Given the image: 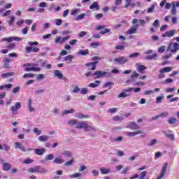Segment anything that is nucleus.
Here are the masks:
<instances>
[{
  "label": "nucleus",
  "mask_w": 179,
  "mask_h": 179,
  "mask_svg": "<svg viewBox=\"0 0 179 179\" xmlns=\"http://www.w3.org/2000/svg\"><path fill=\"white\" fill-rule=\"evenodd\" d=\"M167 166H168L167 163L164 164L162 169L161 170L160 175L158 176L157 179H162L164 177V174H166V171H167Z\"/></svg>",
  "instance_id": "nucleus-12"
},
{
  "label": "nucleus",
  "mask_w": 179,
  "mask_h": 179,
  "mask_svg": "<svg viewBox=\"0 0 179 179\" xmlns=\"http://www.w3.org/2000/svg\"><path fill=\"white\" fill-rule=\"evenodd\" d=\"M173 67H165L159 70V75L158 76L159 79H163L166 76L164 73L171 72Z\"/></svg>",
  "instance_id": "nucleus-7"
},
{
  "label": "nucleus",
  "mask_w": 179,
  "mask_h": 179,
  "mask_svg": "<svg viewBox=\"0 0 179 179\" xmlns=\"http://www.w3.org/2000/svg\"><path fill=\"white\" fill-rule=\"evenodd\" d=\"M15 149H20L21 152H26V148H24V145H22L20 142L16 141L15 143Z\"/></svg>",
  "instance_id": "nucleus-17"
},
{
  "label": "nucleus",
  "mask_w": 179,
  "mask_h": 179,
  "mask_svg": "<svg viewBox=\"0 0 179 179\" xmlns=\"http://www.w3.org/2000/svg\"><path fill=\"white\" fill-rule=\"evenodd\" d=\"M143 121V119H138L137 120V123L135 124V135H140L139 138H145V133L143 132V130L142 129H139V128H141L142 127V122Z\"/></svg>",
  "instance_id": "nucleus-2"
},
{
  "label": "nucleus",
  "mask_w": 179,
  "mask_h": 179,
  "mask_svg": "<svg viewBox=\"0 0 179 179\" xmlns=\"http://www.w3.org/2000/svg\"><path fill=\"white\" fill-rule=\"evenodd\" d=\"M29 31V27H25L24 29L22 30V34L24 35L27 34V32Z\"/></svg>",
  "instance_id": "nucleus-61"
},
{
  "label": "nucleus",
  "mask_w": 179,
  "mask_h": 179,
  "mask_svg": "<svg viewBox=\"0 0 179 179\" xmlns=\"http://www.w3.org/2000/svg\"><path fill=\"white\" fill-rule=\"evenodd\" d=\"M179 50V43H172L171 42L169 45L168 48L166 49L167 52H170L171 54H176V52H177V51Z\"/></svg>",
  "instance_id": "nucleus-4"
},
{
  "label": "nucleus",
  "mask_w": 179,
  "mask_h": 179,
  "mask_svg": "<svg viewBox=\"0 0 179 179\" xmlns=\"http://www.w3.org/2000/svg\"><path fill=\"white\" fill-rule=\"evenodd\" d=\"M92 76L94 78V79H100V71L94 72L92 74Z\"/></svg>",
  "instance_id": "nucleus-32"
},
{
  "label": "nucleus",
  "mask_w": 179,
  "mask_h": 179,
  "mask_svg": "<svg viewBox=\"0 0 179 179\" xmlns=\"http://www.w3.org/2000/svg\"><path fill=\"white\" fill-rule=\"evenodd\" d=\"M69 38H71L69 35H67L63 38L61 36H57L55 40V43H56V44H64V43H65L66 40H69Z\"/></svg>",
  "instance_id": "nucleus-9"
},
{
  "label": "nucleus",
  "mask_w": 179,
  "mask_h": 179,
  "mask_svg": "<svg viewBox=\"0 0 179 179\" xmlns=\"http://www.w3.org/2000/svg\"><path fill=\"white\" fill-rule=\"evenodd\" d=\"M135 33V27H131L127 31V34H134Z\"/></svg>",
  "instance_id": "nucleus-53"
},
{
  "label": "nucleus",
  "mask_w": 179,
  "mask_h": 179,
  "mask_svg": "<svg viewBox=\"0 0 179 179\" xmlns=\"http://www.w3.org/2000/svg\"><path fill=\"white\" fill-rule=\"evenodd\" d=\"M138 23H140L139 24L141 26H145V24H146V22L145 21V20H138V19H135L136 26H139V24H138Z\"/></svg>",
  "instance_id": "nucleus-27"
},
{
  "label": "nucleus",
  "mask_w": 179,
  "mask_h": 179,
  "mask_svg": "<svg viewBox=\"0 0 179 179\" xmlns=\"http://www.w3.org/2000/svg\"><path fill=\"white\" fill-rule=\"evenodd\" d=\"M63 156H66V157H71L72 156V152L69 151H64L62 152Z\"/></svg>",
  "instance_id": "nucleus-52"
},
{
  "label": "nucleus",
  "mask_w": 179,
  "mask_h": 179,
  "mask_svg": "<svg viewBox=\"0 0 179 179\" xmlns=\"http://www.w3.org/2000/svg\"><path fill=\"white\" fill-rule=\"evenodd\" d=\"M74 112H75V109L71 108V109H69V110H64V111H63V114H64V115H66V114H71V113H74Z\"/></svg>",
  "instance_id": "nucleus-45"
},
{
  "label": "nucleus",
  "mask_w": 179,
  "mask_h": 179,
  "mask_svg": "<svg viewBox=\"0 0 179 179\" xmlns=\"http://www.w3.org/2000/svg\"><path fill=\"white\" fill-rule=\"evenodd\" d=\"M48 10H49V12H53L55 13V12H59V10H61V7L60 6H55V4H51Z\"/></svg>",
  "instance_id": "nucleus-15"
},
{
  "label": "nucleus",
  "mask_w": 179,
  "mask_h": 179,
  "mask_svg": "<svg viewBox=\"0 0 179 179\" xmlns=\"http://www.w3.org/2000/svg\"><path fill=\"white\" fill-rule=\"evenodd\" d=\"M23 66L25 72H30L31 71H32V67H29V66H37L36 64H34V63H27L23 64Z\"/></svg>",
  "instance_id": "nucleus-13"
},
{
  "label": "nucleus",
  "mask_w": 179,
  "mask_h": 179,
  "mask_svg": "<svg viewBox=\"0 0 179 179\" xmlns=\"http://www.w3.org/2000/svg\"><path fill=\"white\" fill-rule=\"evenodd\" d=\"M28 108L30 111V113H33V111H34V108L33 106H31V99H28Z\"/></svg>",
  "instance_id": "nucleus-34"
},
{
  "label": "nucleus",
  "mask_w": 179,
  "mask_h": 179,
  "mask_svg": "<svg viewBox=\"0 0 179 179\" xmlns=\"http://www.w3.org/2000/svg\"><path fill=\"white\" fill-rule=\"evenodd\" d=\"M24 79H26L27 78H34V74L33 73H25L23 76Z\"/></svg>",
  "instance_id": "nucleus-55"
},
{
  "label": "nucleus",
  "mask_w": 179,
  "mask_h": 179,
  "mask_svg": "<svg viewBox=\"0 0 179 179\" xmlns=\"http://www.w3.org/2000/svg\"><path fill=\"white\" fill-rule=\"evenodd\" d=\"M111 73L107 71H99V78H111Z\"/></svg>",
  "instance_id": "nucleus-18"
},
{
  "label": "nucleus",
  "mask_w": 179,
  "mask_h": 179,
  "mask_svg": "<svg viewBox=\"0 0 179 179\" xmlns=\"http://www.w3.org/2000/svg\"><path fill=\"white\" fill-rule=\"evenodd\" d=\"M80 92V88L78 87L77 85L74 87V89L73 90V93H78Z\"/></svg>",
  "instance_id": "nucleus-63"
},
{
  "label": "nucleus",
  "mask_w": 179,
  "mask_h": 179,
  "mask_svg": "<svg viewBox=\"0 0 179 179\" xmlns=\"http://www.w3.org/2000/svg\"><path fill=\"white\" fill-rule=\"evenodd\" d=\"M92 61L94 62H92L90 63H87L85 64V66H92L91 69H90L91 71H95L96 69V65H97V64H99V61H100L101 59V57H99V56H94L92 58Z\"/></svg>",
  "instance_id": "nucleus-3"
},
{
  "label": "nucleus",
  "mask_w": 179,
  "mask_h": 179,
  "mask_svg": "<svg viewBox=\"0 0 179 179\" xmlns=\"http://www.w3.org/2000/svg\"><path fill=\"white\" fill-rule=\"evenodd\" d=\"M54 157H55L54 154H48L45 157V160H46V162H48L50 160H53Z\"/></svg>",
  "instance_id": "nucleus-39"
},
{
  "label": "nucleus",
  "mask_w": 179,
  "mask_h": 179,
  "mask_svg": "<svg viewBox=\"0 0 179 179\" xmlns=\"http://www.w3.org/2000/svg\"><path fill=\"white\" fill-rule=\"evenodd\" d=\"M132 90H134V92H135V90H134V88L124 90L123 92H121L120 94H119L117 97L119 99L128 97V96H129L131 94V92H132Z\"/></svg>",
  "instance_id": "nucleus-8"
},
{
  "label": "nucleus",
  "mask_w": 179,
  "mask_h": 179,
  "mask_svg": "<svg viewBox=\"0 0 179 179\" xmlns=\"http://www.w3.org/2000/svg\"><path fill=\"white\" fill-rule=\"evenodd\" d=\"M137 65V71L139 72V73H143V71L145 69H146V66L143 65H139V64H136Z\"/></svg>",
  "instance_id": "nucleus-25"
},
{
  "label": "nucleus",
  "mask_w": 179,
  "mask_h": 179,
  "mask_svg": "<svg viewBox=\"0 0 179 179\" xmlns=\"http://www.w3.org/2000/svg\"><path fill=\"white\" fill-rule=\"evenodd\" d=\"M156 57H157V54H153L152 55H148L145 57V59H155V58H156Z\"/></svg>",
  "instance_id": "nucleus-46"
},
{
  "label": "nucleus",
  "mask_w": 179,
  "mask_h": 179,
  "mask_svg": "<svg viewBox=\"0 0 179 179\" xmlns=\"http://www.w3.org/2000/svg\"><path fill=\"white\" fill-rule=\"evenodd\" d=\"M25 51L27 54H30V52H31V51H33V52H38V51H40V48H33L31 46H27L25 48Z\"/></svg>",
  "instance_id": "nucleus-16"
},
{
  "label": "nucleus",
  "mask_w": 179,
  "mask_h": 179,
  "mask_svg": "<svg viewBox=\"0 0 179 179\" xmlns=\"http://www.w3.org/2000/svg\"><path fill=\"white\" fill-rule=\"evenodd\" d=\"M13 75H15V73L8 72V73L1 74V78H9L10 76H13Z\"/></svg>",
  "instance_id": "nucleus-29"
},
{
  "label": "nucleus",
  "mask_w": 179,
  "mask_h": 179,
  "mask_svg": "<svg viewBox=\"0 0 179 179\" xmlns=\"http://www.w3.org/2000/svg\"><path fill=\"white\" fill-rule=\"evenodd\" d=\"M48 139H50L49 136L43 135V136H40L38 137V141L40 142H47V141H48Z\"/></svg>",
  "instance_id": "nucleus-26"
},
{
  "label": "nucleus",
  "mask_w": 179,
  "mask_h": 179,
  "mask_svg": "<svg viewBox=\"0 0 179 179\" xmlns=\"http://www.w3.org/2000/svg\"><path fill=\"white\" fill-rule=\"evenodd\" d=\"M127 128H129L130 129H135V122H130L128 124Z\"/></svg>",
  "instance_id": "nucleus-59"
},
{
  "label": "nucleus",
  "mask_w": 179,
  "mask_h": 179,
  "mask_svg": "<svg viewBox=\"0 0 179 179\" xmlns=\"http://www.w3.org/2000/svg\"><path fill=\"white\" fill-rule=\"evenodd\" d=\"M113 121H122L124 120V117L122 116H114L113 117Z\"/></svg>",
  "instance_id": "nucleus-54"
},
{
  "label": "nucleus",
  "mask_w": 179,
  "mask_h": 179,
  "mask_svg": "<svg viewBox=\"0 0 179 179\" xmlns=\"http://www.w3.org/2000/svg\"><path fill=\"white\" fill-rule=\"evenodd\" d=\"M135 73H134L131 76V78L126 80V83H133L134 85H135Z\"/></svg>",
  "instance_id": "nucleus-30"
},
{
  "label": "nucleus",
  "mask_w": 179,
  "mask_h": 179,
  "mask_svg": "<svg viewBox=\"0 0 179 179\" xmlns=\"http://www.w3.org/2000/svg\"><path fill=\"white\" fill-rule=\"evenodd\" d=\"M53 162L54 163H56V164H62V163H64V160L58 157L55 158Z\"/></svg>",
  "instance_id": "nucleus-42"
},
{
  "label": "nucleus",
  "mask_w": 179,
  "mask_h": 179,
  "mask_svg": "<svg viewBox=\"0 0 179 179\" xmlns=\"http://www.w3.org/2000/svg\"><path fill=\"white\" fill-rule=\"evenodd\" d=\"M80 93L81 94H87L89 93V90L86 87L80 89Z\"/></svg>",
  "instance_id": "nucleus-40"
},
{
  "label": "nucleus",
  "mask_w": 179,
  "mask_h": 179,
  "mask_svg": "<svg viewBox=\"0 0 179 179\" xmlns=\"http://www.w3.org/2000/svg\"><path fill=\"white\" fill-rule=\"evenodd\" d=\"M22 108V105L20 102H17L15 106H11L10 110L13 115H16L17 113V110Z\"/></svg>",
  "instance_id": "nucleus-11"
},
{
  "label": "nucleus",
  "mask_w": 179,
  "mask_h": 179,
  "mask_svg": "<svg viewBox=\"0 0 179 179\" xmlns=\"http://www.w3.org/2000/svg\"><path fill=\"white\" fill-rule=\"evenodd\" d=\"M14 22H15V16L10 17V21L8 22L9 26H13Z\"/></svg>",
  "instance_id": "nucleus-56"
},
{
  "label": "nucleus",
  "mask_w": 179,
  "mask_h": 179,
  "mask_svg": "<svg viewBox=\"0 0 179 179\" xmlns=\"http://www.w3.org/2000/svg\"><path fill=\"white\" fill-rule=\"evenodd\" d=\"M156 143H157V140L156 138H154L152 140H151L148 144L147 146H155V145H156Z\"/></svg>",
  "instance_id": "nucleus-35"
},
{
  "label": "nucleus",
  "mask_w": 179,
  "mask_h": 179,
  "mask_svg": "<svg viewBox=\"0 0 179 179\" xmlns=\"http://www.w3.org/2000/svg\"><path fill=\"white\" fill-rule=\"evenodd\" d=\"M90 9H96V10H100V6H99V3L94 1L90 6Z\"/></svg>",
  "instance_id": "nucleus-22"
},
{
  "label": "nucleus",
  "mask_w": 179,
  "mask_h": 179,
  "mask_svg": "<svg viewBox=\"0 0 179 179\" xmlns=\"http://www.w3.org/2000/svg\"><path fill=\"white\" fill-rule=\"evenodd\" d=\"M176 33H177V31L176 29H171L169 31H166L164 34L162 35V38H164L166 37L171 38L173 37Z\"/></svg>",
  "instance_id": "nucleus-10"
},
{
  "label": "nucleus",
  "mask_w": 179,
  "mask_h": 179,
  "mask_svg": "<svg viewBox=\"0 0 179 179\" xmlns=\"http://www.w3.org/2000/svg\"><path fill=\"white\" fill-rule=\"evenodd\" d=\"M163 100H164V95H163V94L159 96H158V97H157L156 98V103H157V104H159V103H162V101Z\"/></svg>",
  "instance_id": "nucleus-38"
},
{
  "label": "nucleus",
  "mask_w": 179,
  "mask_h": 179,
  "mask_svg": "<svg viewBox=\"0 0 179 179\" xmlns=\"http://www.w3.org/2000/svg\"><path fill=\"white\" fill-rule=\"evenodd\" d=\"M92 173L94 177H99V174H100V172H99V171H97V170H92Z\"/></svg>",
  "instance_id": "nucleus-62"
},
{
  "label": "nucleus",
  "mask_w": 179,
  "mask_h": 179,
  "mask_svg": "<svg viewBox=\"0 0 179 179\" xmlns=\"http://www.w3.org/2000/svg\"><path fill=\"white\" fill-rule=\"evenodd\" d=\"M80 176H82V174L80 173H76L73 175L70 176L71 178H79V177H80Z\"/></svg>",
  "instance_id": "nucleus-49"
},
{
  "label": "nucleus",
  "mask_w": 179,
  "mask_h": 179,
  "mask_svg": "<svg viewBox=\"0 0 179 179\" xmlns=\"http://www.w3.org/2000/svg\"><path fill=\"white\" fill-rule=\"evenodd\" d=\"M34 133L36 134V135H41V130H39L38 128L35 127L34 129Z\"/></svg>",
  "instance_id": "nucleus-57"
},
{
  "label": "nucleus",
  "mask_w": 179,
  "mask_h": 179,
  "mask_svg": "<svg viewBox=\"0 0 179 179\" xmlns=\"http://www.w3.org/2000/svg\"><path fill=\"white\" fill-rule=\"evenodd\" d=\"M56 26H61L62 24V19H57L55 22Z\"/></svg>",
  "instance_id": "nucleus-64"
},
{
  "label": "nucleus",
  "mask_w": 179,
  "mask_h": 179,
  "mask_svg": "<svg viewBox=\"0 0 179 179\" xmlns=\"http://www.w3.org/2000/svg\"><path fill=\"white\" fill-rule=\"evenodd\" d=\"M38 173H40L41 174H45V173H47V169H45V168H44L43 166H39L38 172Z\"/></svg>",
  "instance_id": "nucleus-37"
},
{
  "label": "nucleus",
  "mask_w": 179,
  "mask_h": 179,
  "mask_svg": "<svg viewBox=\"0 0 179 179\" xmlns=\"http://www.w3.org/2000/svg\"><path fill=\"white\" fill-rule=\"evenodd\" d=\"M135 78L139 80H143V79H146V76H141L139 77V73H135Z\"/></svg>",
  "instance_id": "nucleus-43"
},
{
  "label": "nucleus",
  "mask_w": 179,
  "mask_h": 179,
  "mask_svg": "<svg viewBox=\"0 0 179 179\" xmlns=\"http://www.w3.org/2000/svg\"><path fill=\"white\" fill-rule=\"evenodd\" d=\"M20 90V87L17 86V87H15L13 89V93L14 94H16V93H18Z\"/></svg>",
  "instance_id": "nucleus-58"
},
{
  "label": "nucleus",
  "mask_w": 179,
  "mask_h": 179,
  "mask_svg": "<svg viewBox=\"0 0 179 179\" xmlns=\"http://www.w3.org/2000/svg\"><path fill=\"white\" fill-rule=\"evenodd\" d=\"M75 117L76 118H78L79 120H83L84 118H89V115H84L82 113H76Z\"/></svg>",
  "instance_id": "nucleus-23"
},
{
  "label": "nucleus",
  "mask_w": 179,
  "mask_h": 179,
  "mask_svg": "<svg viewBox=\"0 0 179 179\" xmlns=\"http://www.w3.org/2000/svg\"><path fill=\"white\" fill-rule=\"evenodd\" d=\"M100 171L101 174H108V173H110V170L104 168H101Z\"/></svg>",
  "instance_id": "nucleus-47"
},
{
  "label": "nucleus",
  "mask_w": 179,
  "mask_h": 179,
  "mask_svg": "<svg viewBox=\"0 0 179 179\" xmlns=\"http://www.w3.org/2000/svg\"><path fill=\"white\" fill-rule=\"evenodd\" d=\"M28 44L30 45L29 47H33L34 45H38V42H37V41H35V42L29 41V42H28Z\"/></svg>",
  "instance_id": "nucleus-60"
},
{
  "label": "nucleus",
  "mask_w": 179,
  "mask_h": 179,
  "mask_svg": "<svg viewBox=\"0 0 179 179\" xmlns=\"http://www.w3.org/2000/svg\"><path fill=\"white\" fill-rule=\"evenodd\" d=\"M168 122L170 124V125H173L177 122V119L176 117H171L168 120Z\"/></svg>",
  "instance_id": "nucleus-41"
},
{
  "label": "nucleus",
  "mask_w": 179,
  "mask_h": 179,
  "mask_svg": "<svg viewBox=\"0 0 179 179\" xmlns=\"http://www.w3.org/2000/svg\"><path fill=\"white\" fill-rule=\"evenodd\" d=\"M101 82L99 80H95L94 83H91L88 85V87H92V89H94L95 87H98V86H100Z\"/></svg>",
  "instance_id": "nucleus-21"
},
{
  "label": "nucleus",
  "mask_w": 179,
  "mask_h": 179,
  "mask_svg": "<svg viewBox=\"0 0 179 179\" xmlns=\"http://www.w3.org/2000/svg\"><path fill=\"white\" fill-rule=\"evenodd\" d=\"M77 54L78 55H89V50H80Z\"/></svg>",
  "instance_id": "nucleus-28"
},
{
  "label": "nucleus",
  "mask_w": 179,
  "mask_h": 179,
  "mask_svg": "<svg viewBox=\"0 0 179 179\" xmlns=\"http://www.w3.org/2000/svg\"><path fill=\"white\" fill-rule=\"evenodd\" d=\"M54 76H55V78H58V79H62V78H64V75L59 71V70H55L54 71Z\"/></svg>",
  "instance_id": "nucleus-24"
},
{
  "label": "nucleus",
  "mask_w": 179,
  "mask_h": 179,
  "mask_svg": "<svg viewBox=\"0 0 179 179\" xmlns=\"http://www.w3.org/2000/svg\"><path fill=\"white\" fill-rule=\"evenodd\" d=\"M38 169H39V166H37L34 168H29L28 169V171H29V173H38Z\"/></svg>",
  "instance_id": "nucleus-33"
},
{
  "label": "nucleus",
  "mask_w": 179,
  "mask_h": 179,
  "mask_svg": "<svg viewBox=\"0 0 179 179\" xmlns=\"http://www.w3.org/2000/svg\"><path fill=\"white\" fill-rule=\"evenodd\" d=\"M114 62L118 65H124V64L128 62V57L126 56H120L119 57L115 58Z\"/></svg>",
  "instance_id": "nucleus-5"
},
{
  "label": "nucleus",
  "mask_w": 179,
  "mask_h": 179,
  "mask_svg": "<svg viewBox=\"0 0 179 179\" xmlns=\"http://www.w3.org/2000/svg\"><path fill=\"white\" fill-rule=\"evenodd\" d=\"M73 58V56H72V55H67V56H66L64 58V59H63V61H64V62H66V61H72V59Z\"/></svg>",
  "instance_id": "nucleus-50"
},
{
  "label": "nucleus",
  "mask_w": 179,
  "mask_h": 179,
  "mask_svg": "<svg viewBox=\"0 0 179 179\" xmlns=\"http://www.w3.org/2000/svg\"><path fill=\"white\" fill-rule=\"evenodd\" d=\"M3 41H7V43H12V41H22V38L10 36L8 38H2L0 39V43H3Z\"/></svg>",
  "instance_id": "nucleus-6"
},
{
  "label": "nucleus",
  "mask_w": 179,
  "mask_h": 179,
  "mask_svg": "<svg viewBox=\"0 0 179 179\" xmlns=\"http://www.w3.org/2000/svg\"><path fill=\"white\" fill-rule=\"evenodd\" d=\"M164 51H166V45H162L161 47H159L158 48V52L159 54H163V52H164Z\"/></svg>",
  "instance_id": "nucleus-44"
},
{
  "label": "nucleus",
  "mask_w": 179,
  "mask_h": 179,
  "mask_svg": "<svg viewBox=\"0 0 179 179\" xmlns=\"http://www.w3.org/2000/svg\"><path fill=\"white\" fill-rule=\"evenodd\" d=\"M165 136L168 138V139H171V141H174L176 138L174 137V134H171L170 133L164 132Z\"/></svg>",
  "instance_id": "nucleus-31"
},
{
  "label": "nucleus",
  "mask_w": 179,
  "mask_h": 179,
  "mask_svg": "<svg viewBox=\"0 0 179 179\" xmlns=\"http://www.w3.org/2000/svg\"><path fill=\"white\" fill-rule=\"evenodd\" d=\"M85 16H86V13L80 14L78 15L76 18H74V20H76V21L82 20V19H85Z\"/></svg>",
  "instance_id": "nucleus-36"
},
{
  "label": "nucleus",
  "mask_w": 179,
  "mask_h": 179,
  "mask_svg": "<svg viewBox=\"0 0 179 179\" xmlns=\"http://www.w3.org/2000/svg\"><path fill=\"white\" fill-rule=\"evenodd\" d=\"M172 10L171 11V15H176L177 13V8H179V1L172 2Z\"/></svg>",
  "instance_id": "nucleus-14"
},
{
  "label": "nucleus",
  "mask_w": 179,
  "mask_h": 179,
  "mask_svg": "<svg viewBox=\"0 0 179 179\" xmlns=\"http://www.w3.org/2000/svg\"><path fill=\"white\" fill-rule=\"evenodd\" d=\"M2 166H3V171H9V170L12 169V165H10V164L8 162L3 163Z\"/></svg>",
  "instance_id": "nucleus-20"
},
{
  "label": "nucleus",
  "mask_w": 179,
  "mask_h": 179,
  "mask_svg": "<svg viewBox=\"0 0 179 179\" xmlns=\"http://www.w3.org/2000/svg\"><path fill=\"white\" fill-rule=\"evenodd\" d=\"M79 12H80V10L79 8H76L74 10H72L71 15V16H73L75 15H78V13H79Z\"/></svg>",
  "instance_id": "nucleus-48"
},
{
  "label": "nucleus",
  "mask_w": 179,
  "mask_h": 179,
  "mask_svg": "<svg viewBox=\"0 0 179 179\" xmlns=\"http://www.w3.org/2000/svg\"><path fill=\"white\" fill-rule=\"evenodd\" d=\"M34 153L36 154L37 156H43V155L45 153V148H41V149L36 148V149H34Z\"/></svg>",
  "instance_id": "nucleus-19"
},
{
  "label": "nucleus",
  "mask_w": 179,
  "mask_h": 179,
  "mask_svg": "<svg viewBox=\"0 0 179 179\" xmlns=\"http://www.w3.org/2000/svg\"><path fill=\"white\" fill-rule=\"evenodd\" d=\"M68 124L71 125V127L76 126V128L77 129H84L85 132H90L92 131H94L96 132L97 131V129L93 126H89L87 123L85 122H79L77 120H72L68 122Z\"/></svg>",
  "instance_id": "nucleus-1"
},
{
  "label": "nucleus",
  "mask_w": 179,
  "mask_h": 179,
  "mask_svg": "<svg viewBox=\"0 0 179 179\" xmlns=\"http://www.w3.org/2000/svg\"><path fill=\"white\" fill-rule=\"evenodd\" d=\"M107 33H110V29L105 28L103 30H101L100 31V34H101L102 36H104V34Z\"/></svg>",
  "instance_id": "nucleus-51"
}]
</instances>
